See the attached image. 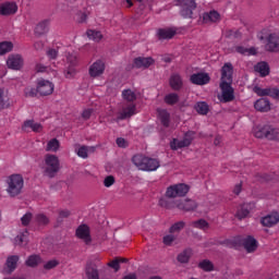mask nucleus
<instances>
[{
	"label": "nucleus",
	"instance_id": "25",
	"mask_svg": "<svg viewBox=\"0 0 279 279\" xmlns=\"http://www.w3.org/2000/svg\"><path fill=\"white\" fill-rule=\"evenodd\" d=\"M147 158L145 155H142V154H136L133 156L132 158V162L133 165L140 169L141 171H143V169L146 168V162H147Z\"/></svg>",
	"mask_w": 279,
	"mask_h": 279
},
{
	"label": "nucleus",
	"instance_id": "27",
	"mask_svg": "<svg viewBox=\"0 0 279 279\" xmlns=\"http://www.w3.org/2000/svg\"><path fill=\"white\" fill-rule=\"evenodd\" d=\"M219 20H220V14L216 10H213L207 13H203L204 24L217 23Z\"/></svg>",
	"mask_w": 279,
	"mask_h": 279
},
{
	"label": "nucleus",
	"instance_id": "16",
	"mask_svg": "<svg viewBox=\"0 0 279 279\" xmlns=\"http://www.w3.org/2000/svg\"><path fill=\"white\" fill-rule=\"evenodd\" d=\"M87 279H112L111 277H100L97 265L93 262L87 263L86 266Z\"/></svg>",
	"mask_w": 279,
	"mask_h": 279
},
{
	"label": "nucleus",
	"instance_id": "7",
	"mask_svg": "<svg viewBox=\"0 0 279 279\" xmlns=\"http://www.w3.org/2000/svg\"><path fill=\"white\" fill-rule=\"evenodd\" d=\"M220 89H221L220 101L222 104H230L234 101L235 99L234 88L231 87V83H227L226 81L221 82Z\"/></svg>",
	"mask_w": 279,
	"mask_h": 279
},
{
	"label": "nucleus",
	"instance_id": "54",
	"mask_svg": "<svg viewBox=\"0 0 279 279\" xmlns=\"http://www.w3.org/2000/svg\"><path fill=\"white\" fill-rule=\"evenodd\" d=\"M177 240V236L173 233L167 234L162 238V243L167 246H172V243Z\"/></svg>",
	"mask_w": 279,
	"mask_h": 279
},
{
	"label": "nucleus",
	"instance_id": "53",
	"mask_svg": "<svg viewBox=\"0 0 279 279\" xmlns=\"http://www.w3.org/2000/svg\"><path fill=\"white\" fill-rule=\"evenodd\" d=\"M192 226H193V228L204 230V229L208 228V222L204 219H199L197 221L192 222Z\"/></svg>",
	"mask_w": 279,
	"mask_h": 279
},
{
	"label": "nucleus",
	"instance_id": "44",
	"mask_svg": "<svg viewBox=\"0 0 279 279\" xmlns=\"http://www.w3.org/2000/svg\"><path fill=\"white\" fill-rule=\"evenodd\" d=\"M13 48H14V45L11 41L0 43V56L7 54L8 52L12 51Z\"/></svg>",
	"mask_w": 279,
	"mask_h": 279
},
{
	"label": "nucleus",
	"instance_id": "28",
	"mask_svg": "<svg viewBox=\"0 0 279 279\" xmlns=\"http://www.w3.org/2000/svg\"><path fill=\"white\" fill-rule=\"evenodd\" d=\"M159 167L160 163L157 159L148 157L147 160L145 161V168L143 169V171L155 172L158 170Z\"/></svg>",
	"mask_w": 279,
	"mask_h": 279
},
{
	"label": "nucleus",
	"instance_id": "18",
	"mask_svg": "<svg viewBox=\"0 0 279 279\" xmlns=\"http://www.w3.org/2000/svg\"><path fill=\"white\" fill-rule=\"evenodd\" d=\"M17 12V5L14 2H5L0 4V15L10 16Z\"/></svg>",
	"mask_w": 279,
	"mask_h": 279
},
{
	"label": "nucleus",
	"instance_id": "42",
	"mask_svg": "<svg viewBox=\"0 0 279 279\" xmlns=\"http://www.w3.org/2000/svg\"><path fill=\"white\" fill-rule=\"evenodd\" d=\"M9 106V97L7 96L5 90L0 88V110L8 109Z\"/></svg>",
	"mask_w": 279,
	"mask_h": 279
},
{
	"label": "nucleus",
	"instance_id": "50",
	"mask_svg": "<svg viewBox=\"0 0 279 279\" xmlns=\"http://www.w3.org/2000/svg\"><path fill=\"white\" fill-rule=\"evenodd\" d=\"M39 94L38 87L34 88V87H26L24 89V95L27 98H34Z\"/></svg>",
	"mask_w": 279,
	"mask_h": 279
},
{
	"label": "nucleus",
	"instance_id": "31",
	"mask_svg": "<svg viewBox=\"0 0 279 279\" xmlns=\"http://www.w3.org/2000/svg\"><path fill=\"white\" fill-rule=\"evenodd\" d=\"M19 256L17 255H10L7 258L5 267L8 269V274L14 272L17 267Z\"/></svg>",
	"mask_w": 279,
	"mask_h": 279
},
{
	"label": "nucleus",
	"instance_id": "4",
	"mask_svg": "<svg viewBox=\"0 0 279 279\" xmlns=\"http://www.w3.org/2000/svg\"><path fill=\"white\" fill-rule=\"evenodd\" d=\"M191 186L186 183H175L167 187L166 197H185L190 193Z\"/></svg>",
	"mask_w": 279,
	"mask_h": 279
},
{
	"label": "nucleus",
	"instance_id": "14",
	"mask_svg": "<svg viewBox=\"0 0 279 279\" xmlns=\"http://www.w3.org/2000/svg\"><path fill=\"white\" fill-rule=\"evenodd\" d=\"M190 82L197 86H205L209 84L210 76L208 73L192 74V76H190Z\"/></svg>",
	"mask_w": 279,
	"mask_h": 279
},
{
	"label": "nucleus",
	"instance_id": "52",
	"mask_svg": "<svg viewBox=\"0 0 279 279\" xmlns=\"http://www.w3.org/2000/svg\"><path fill=\"white\" fill-rule=\"evenodd\" d=\"M181 8H197L195 0H177Z\"/></svg>",
	"mask_w": 279,
	"mask_h": 279
},
{
	"label": "nucleus",
	"instance_id": "45",
	"mask_svg": "<svg viewBox=\"0 0 279 279\" xmlns=\"http://www.w3.org/2000/svg\"><path fill=\"white\" fill-rule=\"evenodd\" d=\"M29 236V231H21L20 234L15 238V243L17 245H24L27 243V238Z\"/></svg>",
	"mask_w": 279,
	"mask_h": 279
},
{
	"label": "nucleus",
	"instance_id": "21",
	"mask_svg": "<svg viewBox=\"0 0 279 279\" xmlns=\"http://www.w3.org/2000/svg\"><path fill=\"white\" fill-rule=\"evenodd\" d=\"M155 63V60L151 58H136L134 59L133 66L135 69H148L151 64Z\"/></svg>",
	"mask_w": 279,
	"mask_h": 279
},
{
	"label": "nucleus",
	"instance_id": "58",
	"mask_svg": "<svg viewBox=\"0 0 279 279\" xmlns=\"http://www.w3.org/2000/svg\"><path fill=\"white\" fill-rule=\"evenodd\" d=\"M60 265V263L57 259H52L44 265V268L46 270H51L52 268H56Z\"/></svg>",
	"mask_w": 279,
	"mask_h": 279
},
{
	"label": "nucleus",
	"instance_id": "10",
	"mask_svg": "<svg viewBox=\"0 0 279 279\" xmlns=\"http://www.w3.org/2000/svg\"><path fill=\"white\" fill-rule=\"evenodd\" d=\"M65 58L69 64L68 71L65 73V77L70 78L75 75V66L78 63L77 52L75 51L68 52V56Z\"/></svg>",
	"mask_w": 279,
	"mask_h": 279
},
{
	"label": "nucleus",
	"instance_id": "32",
	"mask_svg": "<svg viewBox=\"0 0 279 279\" xmlns=\"http://www.w3.org/2000/svg\"><path fill=\"white\" fill-rule=\"evenodd\" d=\"M268 130L269 125H257L253 128V135H255L256 138H266Z\"/></svg>",
	"mask_w": 279,
	"mask_h": 279
},
{
	"label": "nucleus",
	"instance_id": "37",
	"mask_svg": "<svg viewBox=\"0 0 279 279\" xmlns=\"http://www.w3.org/2000/svg\"><path fill=\"white\" fill-rule=\"evenodd\" d=\"M163 102L168 106H174L180 102V95L177 93H170L163 97Z\"/></svg>",
	"mask_w": 279,
	"mask_h": 279
},
{
	"label": "nucleus",
	"instance_id": "43",
	"mask_svg": "<svg viewBox=\"0 0 279 279\" xmlns=\"http://www.w3.org/2000/svg\"><path fill=\"white\" fill-rule=\"evenodd\" d=\"M184 228H185V222L184 221L174 222L169 228V233L170 234L180 233Z\"/></svg>",
	"mask_w": 279,
	"mask_h": 279
},
{
	"label": "nucleus",
	"instance_id": "47",
	"mask_svg": "<svg viewBox=\"0 0 279 279\" xmlns=\"http://www.w3.org/2000/svg\"><path fill=\"white\" fill-rule=\"evenodd\" d=\"M60 147V142L57 138H52L47 143L46 150L47 151H58Z\"/></svg>",
	"mask_w": 279,
	"mask_h": 279
},
{
	"label": "nucleus",
	"instance_id": "63",
	"mask_svg": "<svg viewBox=\"0 0 279 279\" xmlns=\"http://www.w3.org/2000/svg\"><path fill=\"white\" fill-rule=\"evenodd\" d=\"M86 21H87V14L86 13H82V12L77 13V22L80 24H84V23H86Z\"/></svg>",
	"mask_w": 279,
	"mask_h": 279
},
{
	"label": "nucleus",
	"instance_id": "30",
	"mask_svg": "<svg viewBox=\"0 0 279 279\" xmlns=\"http://www.w3.org/2000/svg\"><path fill=\"white\" fill-rule=\"evenodd\" d=\"M255 72H258L260 77L268 76L270 74L269 64H267L265 61L258 62L255 65Z\"/></svg>",
	"mask_w": 279,
	"mask_h": 279
},
{
	"label": "nucleus",
	"instance_id": "2",
	"mask_svg": "<svg viewBox=\"0 0 279 279\" xmlns=\"http://www.w3.org/2000/svg\"><path fill=\"white\" fill-rule=\"evenodd\" d=\"M7 193L9 197H17L24 187V178L21 174H12L7 178Z\"/></svg>",
	"mask_w": 279,
	"mask_h": 279
},
{
	"label": "nucleus",
	"instance_id": "9",
	"mask_svg": "<svg viewBox=\"0 0 279 279\" xmlns=\"http://www.w3.org/2000/svg\"><path fill=\"white\" fill-rule=\"evenodd\" d=\"M253 92L259 97L268 96L275 100H279V88L277 87L262 88L256 86L255 88H253Z\"/></svg>",
	"mask_w": 279,
	"mask_h": 279
},
{
	"label": "nucleus",
	"instance_id": "41",
	"mask_svg": "<svg viewBox=\"0 0 279 279\" xmlns=\"http://www.w3.org/2000/svg\"><path fill=\"white\" fill-rule=\"evenodd\" d=\"M41 264V257L39 255H29L25 262L27 267H38Z\"/></svg>",
	"mask_w": 279,
	"mask_h": 279
},
{
	"label": "nucleus",
	"instance_id": "26",
	"mask_svg": "<svg viewBox=\"0 0 279 279\" xmlns=\"http://www.w3.org/2000/svg\"><path fill=\"white\" fill-rule=\"evenodd\" d=\"M244 250L246 252L252 253L257 250V241L253 236H247L246 239H243L242 241Z\"/></svg>",
	"mask_w": 279,
	"mask_h": 279
},
{
	"label": "nucleus",
	"instance_id": "36",
	"mask_svg": "<svg viewBox=\"0 0 279 279\" xmlns=\"http://www.w3.org/2000/svg\"><path fill=\"white\" fill-rule=\"evenodd\" d=\"M265 138L268 141L279 142V129L269 125Z\"/></svg>",
	"mask_w": 279,
	"mask_h": 279
},
{
	"label": "nucleus",
	"instance_id": "40",
	"mask_svg": "<svg viewBox=\"0 0 279 279\" xmlns=\"http://www.w3.org/2000/svg\"><path fill=\"white\" fill-rule=\"evenodd\" d=\"M86 34L89 40H94L96 43H100L104 38V35L101 34L100 31L87 29Z\"/></svg>",
	"mask_w": 279,
	"mask_h": 279
},
{
	"label": "nucleus",
	"instance_id": "11",
	"mask_svg": "<svg viewBox=\"0 0 279 279\" xmlns=\"http://www.w3.org/2000/svg\"><path fill=\"white\" fill-rule=\"evenodd\" d=\"M279 223V213L272 211L260 218V225L265 228H274Z\"/></svg>",
	"mask_w": 279,
	"mask_h": 279
},
{
	"label": "nucleus",
	"instance_id": "38",
	"mask_svg": "<svg viewBox=\"0 0 279 279\" xmlns=\"http://www.w3.org/2000/svg\"><path fill=\"white\" fill-rule=\"evenodd\" d=\"M34 221L38 227H47L50 223L49 217L44 214L36 215Z\"/></svg>",
	"mask_w": 279,
	"mask_h": 279
},
{
	"label": "nucleus",
	"instance_id": "13",
	"mask_svg": "<svg viewBox=\"0 0 279 279\" xmlns=\"http://www.w3.org/2000/svg\"><path fill=\"white\" fill-rule=\"evenodd\" d=\"M105 62L102 60H96L94 64L89 66V76L92 78L100 77L105 72Z\"/></svg>",
	"mask_w": 279,
	"mask_h": 279
},
{
	"label": "nucleus",
	"instance_id": "56",
	"mask_svg": "<svg viewBox=\"0 0 279 279\" xmlns=\"http://www.w3.org/2000/svg\"><path fill=\"white\" fill-rule=\"evenodd\" d=\"M107 266L112 268L114 270V272H119V270H120L119 258H114L112 262H108Z\"/></svg>",
	"mask_w": 279,
	"mask_h": 279
},
{
	"label": "nucleus",
	"instance_id": "61",
	"mask_svg": "<svg viewBox=\"0 0 279 279\" xmlns=\"http://www.w3.org/2000/svg\"><path fill=\"white\" fill-rule=\"evenodd\" d=\"M93 113H94V109H92V108L85 109L82 112V119L83 120H88V119L92 118Z\"/></svg>",
	"mask_w": 279,
	"mask_h": 279
},
{
	"label": "nucleus",
	"instance_id": "34",
	"mask_svg": "<svg viewBox=\"0 0 279 279\" xmlns=\"http://www.w3.org/2000/svg\"><path fill=\"white\" fill-rule=\"evenodd\" d=\"M194 110L201 116H207L209 112V106L206 101H198L194 106Z\"/></svg>",
	"mask_w": 279,
	"mask_h": 279
},
{
	"label": "nucleus",
	"instance_id": "60",
	"mask_svg": "<svg viewBox=\"0 0 279 279\" xmlns=\"http://www.w3.org/2000/svg\"><path fill=\"white\" fill-rule=\"evenodd\" d=\"M46 56L50 60H56L58 58V50L57 49H48Z\"/></svg>",
	"mask_w": 279,
	"mask_h": 279
},
{
	"label": "nucleus",
	"instance_id": "17",
	"mask_svg": "<svg viewBox=\"0 0 279 279\" xmlns=\"http://www.w3.org/2000/svg\"><path fill=\"white\" fill-rule=\"evenodd\" d=\"M177 208L185 213L194 211L197 208V203L192 199L177 201Z\"/></svg>",
	"mask_w": 279,
	"mask_h": 279
},
{
	"label": "nucleus",
	"instance_id": "6",
	"mask_svg": "<svg viewBox=\"0 0 279 279\" xmlns=\"http://www.w3.org/2000/svg\"><path fill=\"white\" fill-rule=\"evenodd\" d=\"M257 38L265 43V50L268 52H279V36L276 34H269L266 37L264 35H257Z\"/></svg>",
	"mask_w": 279,
	"mask_h": 279
},
{
	"label": "nucleus",
	"instance_id": "64",
	"mask_svg": "<svg viewBox=\"0 0 279 279\" xmlns=\"http://www.w3.org/2000/svg\"><path fill=\"white\" fill-rule=\"evenodd\" d=\"M235 52H238L242 56H246L247 54V48H245L243 46H236L235 47Z\"/></svg>",
	"mask_w": 279,
	"mask_h": 279
},
{
	"label": "nucleus",
	"instance_id": "46",
	"mask_svg": "<svg viewBox=\"0 0 279 279\" xmlns=\"http://www.w3.org/2000/svg\"><path fill=\"white\" fill-rule=\"evenodd\" d=\"M250 214L248 206L246 204L239 207L238 213L235 214V217H238L239 220L245 219Z\"/></svg>",
	"mask_w": 279,
	"mask_h": 279
},
{
	"label": "nucleus",
	"instance_id": "22",
	"mask_svg": "<svg viewBox=\"0 0 279 279\" xmlns=\"http://www.w3.org/2000/svg\"><path fill=\"white\" fill-rule=\"evenodd\" d=\"M175 34V28H159L157 33L159 40H171Z\"/></svg>",
	"mask_w": 279,
	"mask_h": 279
},
{
	"label": "nucleus",
	"instance_id": "23",
	"mask_svg": "<svg viewBox=\"0 0 279 279\" xmlns=\"http://www.w3.org/2000/svg\"><path fill=\"white\" fill-rule=\"evenodd\" d=\"M254 107L259 112H267L271 109L270 100L268 98H259L256 100Z\"/></svg>",
	"mask_w": 279,
	"mask_h": 279
},
{
	"label": "nucleus",
	"instance_id": "49",
	"mask_svg": "<svg viewBox=\"0 0 279 279\" xmlns=\"http://www.w3.org/2000/svg\"><path fill=\"white\" fill-rule=\"evenodd\" d=\"M196 8H192V7H182L180 14L181 16H183L184 19H192L193 17V10H195Z\"/></svg>",
	"mask_w": 279,
	"mask_h": 279
},
{
	"label": "nucleus",
	"instance_id": "51",
	"mask_svg": "<svg viewBox=\"0 0 279 279\" xmlns=\"http://www.w3.org/2000/svg\"><path fill=\"white\" fill-rule=\"evenodd\" d=\"M32 220H33V214L26 213L24 216L21 217V225L23 227H27V226H29Z\"/></svg>",
	"mask_w": 279,
	"mask_h": 279
},
{
	"label": "nucleus",
	"instance_id": "55",
	"mask_svg": "<svg viewBox=\"0 0 279 279\" xmlns=\"http://www.w3.org/2000/svg\"><path fill=\"white\" fill-rule=\"evenodd\" d=\"M88 149L89 148L85 145L81 146L77 150V156L83 159L88 158Z\"/></svg>",
	"mask_w": 279,
	"mask_h": 279
},
{
	"label": "nucleus",
	"instance_id": "33",
	"mask_svg": "<svg viewBox=\"0 0 279 279\" xmlns=\"http://www.w3.org/2000/svg\"><path fill=\"white\" fill-rule=\"evenodd\" d=\"M48 32H49V20H44L43 22H39L35 28V34H37L38 36L48 34Z\"/></svg>",
	"mask_w": 279,
	"mask_h": 279
},
{
	"label": "nucleus",
	"instance_id": "5",
	"mask_svg": "<svg viewBox=\"0 0 279 279\" xmlns=\"http://www.w3.org/2000/svg\"><path fill=\"white\" fill-rule=\"evenodd\" d=\"M194 136H195V132L194 131H187L184 134V138L183 140L172 138V141L170 142V148L172 150L187 148L193 143Z\"/></svg>",
	"mask_w": 279,
	"mask_h": 279
},
{
	"label": "nucleus",
	"instance_id": "62",
	"mask_svg": "<svg viewBox=\"0 0 279 279\" xmlns=\"http://www.w3.org/2000/svg\"><path fill=\"white\" fill-rule=\"evenodd\" d=\"M116 143H117L118 147H120V148L128 147V142L123 137H118L116 140Z\"/></svg>",
	"mask_w": 279,
	"mask_h": 279
},
{
	"label": "nucleus",
	"instance_id": "29",
	"mask_svg": "<svg viewBox=\"0 0 279 279\" xmlns=\"http://www.w3.org/2000/svg\"><path fill=\"white\" fill-rule=\"evenodd\" d=\"M158 117L160 120V123L165 128H169L171 124V113H169L166 109L158 110Z\"/></svg>",
	"mask_w": 279,
	"mask_h": 279
},
{
	"label": "nucleus",
	"instance_id": "57",
	"mask_svg": "<svg viewBox=\"0 0 279 279\" xmlns=\"http://www.w3.org/2000/svg\"><path fill=\"white\" fill-rule=\"evenodd\" d=\"M71 213L69 209H62L59 211V218H57V221L61 222L64 219H68L70 217Z\"/></svg>",
	"mask_w": 279,
	"mask_h": 279
},
{
	"label": "nucleus",
	"instance_id": "1",
	"mask_svg": "<svg viewBox=\"0 0 279 279\" xmlns=\"http://www.w3.org/2000/svg\"><path fill=\"white\" fill-rule=\"evenodd\" d=\"M122 97L128 104L122 107V111L119 112L117 122L124 119H130L136 114V105L134 104V101L137 99L136 94L132 89H123Z\"/></svg>",
	"mask_w": 279,
	"mask_h": 279
},
{
	"label": "nucleus",
	"instance_id": "39",
	"mask_svg": "<svg viewBox=\"0 0 279 279\" xmlns=\"http://www.w3.org/2000/svg\"><path fill=\"white\" fill-rule=\"evenodd\" d=\"M159 206L166 209L177 208V201H171V198L162 197L159 199Z\"/></svg>",
	"mask_w": 279,
	"mask_h": 279
},
{
	"label": "nucleus",
	"instance_id": "59",
	"mask_svg": "<svg viewBox=\"0 0 279 279\" xmlns=\"http://www.w3.org/2000/svg\"><path fill=\"white\" fill-rule=\"evenodd\" d=\"M114 182H116L114 177L112 175L106 177L104 181L105 187L107 189L111 187L114 184Z\"/></svg>",
	"mask_w": 279,
	"mask_h": 279
},
{
	"label": "nucleus",
	"instance_id": "3",
	"mask_svg": "<svg viewBox=\"0 0 279 279\" xmlns=\"http://www.w3.org/2000/svg\"><path fill=\"white\" fill-rule=\"evenodd\" d=\"M60 171V160L57 155L46 154L45 155V173L48 178H56Z\"/></svg>",
	"mask_w": 279,
	"mask_h": 279
},
{
	"label": "nucleus",
	"instance_id": "48",
	"mask_svg": "<svg viewBox=\"0 0 279 279\" xmlns=\"http://www.w3.org/2000/svg\"><path fill=\"white\" fill-rule=\"evenodd\" d=\"M198 267H201L206 272H210L214 270L213 263L207 259H204L203 262L198 263Z\"/></svg>",
	"mask_w": 279,
	"mask_h": 279
},
{
	"label": "nucleus",
	"instance_id": "19",
	"mask_svg": "<svg viewBox=\"0 0 279 279\" xmlns=\"http://www.w3.org/2000/svg\"><path fill=\"white\" fill-rule=\"evenodd\" d=\"M232 64L227 62L221 68V82L232 83Z\"/></svg>",
	"mask_w": 279,
	"mask_h": 279
},
{
	"label": "nucleus",
	"instance_id": "12",
	"mask_svg": "<svg viewBox=\"0 0 279 279\" xmlns=\"http://www.w3.org/2000/svg\"><path fill=\"white\" fill-rule=\"evenodd\" d=\"M7 64L9 69L13 71H19L23 68L24 59L21 54H10Z\"/></svg>",
	"mask_w": 279,
	"mask_h": 279
},
{
	"label": "nucleus",
	"instance_id": "15",
	"mask_svg": "<svg viewBox=\"0 0 279 279\" xmlns=\"http://www.w3.org/2000/svg\"><path fill=\"white\" fill-rule=\"evenodd\" d=\"M53 88V84L49 81L41 80L37 83L38 94L41 96L52 95Z\"/></svg>",
	"mask_w": 279,
	"mask_h": 279
},
{
	"label": "nucleus",
	"instance_id": "8",
	"mask_svg": "<svg viewBox=\"0 0 279 279\" xmlns=\"http://www.w3.org/2000/svg\"><path fill=\"white\" fill-rule=\"evenodd\" d=\"M76 236L86 245H90L93 243L90 227L86 223H82L77 227Z\"/></svg>",
	"mask_w": 279,
	"mask_h": 279
},
{
	"label": "nucleus",
	"instance_id": "24",
	"mask_svg": "<svg viewBox=\"0 0 279 279\" xmlns=\"http://www.w3.org/2000/svg\"><path fill=\"white\" fill-rule=\"evenodd\" d=\"M169 84L171 89L180 90L183 87V81H182L181 74H171Z\"/></svg>",
	"mask_w": 279,
	"mask_h": 279
},
{
	"label": "nucleus",
	"instance_id": "20",
	"mask_svg": "<svg viewBox=\"0 0 279 279\" xmlns=\"http://www.w3.org/2000/svg\"><path fill=\"white\" fill-rule=\"evenodd\" d=\"M22 131L24 132H35V133H40L43 131V125L39 122H34L33 120H28L24 122L22 125Z\"/></svg>",
	"mask_w": 279,
	"mask_h": 279
},
{
	"label": "nucleus",
	"instance_id": "35",
	"mask_svg": "<svg viewBox=\"0 0 279 279\" xmlns=\"http://www.w3.org/2000/svg\"><path fill=\"white\" fill-rule=\"evenodd\" d=\"M193 255V250L192 248H185L183 252H181L177 259L179 263L181 264H186L190 262V258L192 257Z\"/></svg>",
	"mask_w": 279,
	"mask_h": 279
}]
</instances>
